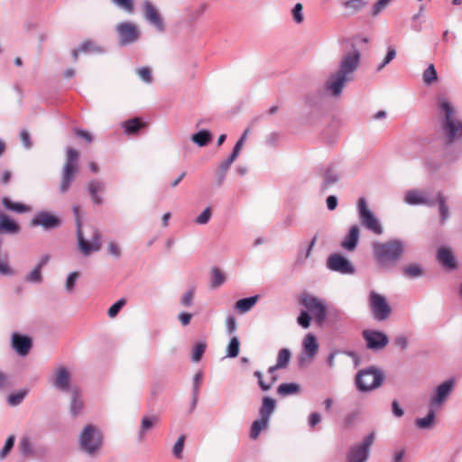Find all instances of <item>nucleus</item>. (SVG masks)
Returning a JSON list of instances; mask_svg holds the SVG:
<instances>
[{
  "mask_svg": "<svg viewBox=\"0 0 462 462\" xmlns=\"http://www.w3.org/2000/svg\"><path fill=\"white\" fill-rule=\"evenodd\" d=\"M360 60V52L354 50L343 57L340 62L339 69L332 74L328 82L327 88L335 97L341 93L346 82L351 79L350 74L358 67Z\"/></svg>",
  "mask_w": 462,
  "mask_h": 462,
  "instance_id": "f257e3e1",
  "label": "nucleus"
},
{
  "mask_svg": "<svg viewBox=\"0 0 462 462\" xmlns=\"http://www.w3.org/2000/svg\"><path fill=\"white\" fill-rule=\"evenodd\" d=\"M373 252L375 262L381 268H388L399 260L404 251V245L401 240L393 239L386 242H374Z\"/></svg>",
  "mask_w": 462,
  "mask_h": 462,
  "instance_id": "f03ea898",
  "label": "nucleus"
},
{
  "mask_svg": "<svg viewBox=\"0 0 462 462\" xmlns=\"http://www.w3.org/2000/svg\"><path fill=\"white\" fill-rule=\"evenodd\" d=\"M73 213L76 217V234H78V248L84 256H88L92 252H97L102 247L101 234L96 226H90V238L85 237L82 230V219L80 207L74 206Z\"/></svg>",
  "mask_w": 462,
  "mask_h": 462,
  "instance_id": "7ed1b4c3",
  "label": "nucleus"
},
{
  "mask_svg": "<svg viewBox=\"0 0 462 462\" xmlns=\"http://www.w3.org/2000/svg\"><path fill=\"white\" fill-rule=\"evenodd\" d=\"M439 108L444 115L442 128L448 137V142L452 143L456 138L462 137V121L456 116V110L446 98L439 99Z\"/></svg>",
  "mask_w": 462,
  "mask_h": 462,
  "instance_id": "20e7f679",
  "label": "nucleus"
},
{
  "mask_svg": "<svg viewBox=\"0 0 462 462\" xmlns=\"http://www.w3.org/2000/svg\"><path fill=\"white\" fill-rule=\"evenodd\" d=\"M79 151L75 150L73 147H68L66 162L62 167L61 181L60 184L61 193L67 192L76 175L79 173Z\"/></svg>",
  "mask_w": 462,
  "mask_h": 462,
  "instance_id": "39448f33",
  "label": "nucleus"
},
{
  "mask_svg": "<svg viewBox=\"0 0 462 462\" xmlns=\"http://www.w3.org/2000/svg\"><path fill=\"white\" fill-rule=\"evenodd\" d=\"M79 446L88 454L97 452L103 443L101 431L93 425H87L80 433Z\"/></svg>",
  "mask_w": 462,
  "mask_h": 462,
  "instance_id": "423d86ee",
  "label": "nucleus"
},
{
  "mask_svg": "<svg viewBox=\"0 0 462 462\" xmlns=\"http://www.w3.org/2000/svg\"><path fill=\"white\" fill-rule=\"evenodd\" d=\"M291 352L289 348H281L277 356V363L274 365H272L268 369V374H271V380L269 383H265L263 378V374L259 371L254 372V376L258 378V383L262 390L266 391L269 390L275 381L278 379V376L274 374L278 369L285 368L288 366L291 358Z\"/></svg>",
  "mask_w": 462,
  "mask_h": 462,
  "instance_id": "0eeeda50",
  "label": "nucleus"
},
{
  "mask_svg": "<svg viewBox=\"0 0 462 462\" xmlns=\"http://www.w3.org/2000/svg\"><path fill=\"white\" fill-rule=\"evenodd\" d=\"M356 382L359 390H372L382 384L383 374L376 368H365L357 373Z\"/></svg>",
  "mask_w": 462,
  "mask_h": 462,
  "instance_id": "6e6552de",
  "label": "nucleus"
},
{
  "mask_svg": "<svg viewBox=\"0 0 462 462\" xmlns=\"http://www.w3.org/2000/svg\"><path fill=\"white\" fill-rule=\"evenodd\" d=\"M358 211H359V219L366 229L372 231L376 236H380L383 232V228L381 226L379 220L375 217L373 211H371L367 208L366 200L365 198H360L358 199Z\"/></svg>",
  "mask_w": 462,
  "mask_h": 462,
  "instance_id": "1a4fd4ad",
  "label": "nucleus"
},
{
  "mask_svg": "<svg viewBox=\"0 0 462 462\" xmlns=\"http://www.w3.org/2000/svg\"><path fill=\"white\" fill-rule=\"evenodd\" d=\"M369 307L375 320H386L392 313V309L387 300L375 291L369 294Z\"/></svg>",
  "mask_w": 462,
  "mask_h": 462,
  "instance_id": "9d476101",
  "label": "nucleus"
},
{
  "mask_svg": "<svg viewBox=\"0 0 462 462\" xmlns=\"http://www.w3.org/2000/svg\"><path fill=\"white\" fill-rule=\"evenodd\" d=\"M300 303L313 314L318 324H322L326 320L327 307L324 302L319 300V298H316V296H310V294L305 293L300 297Z\"/></svg>",
  "mask_w": 462,
  "mask_h": 462,
  "instance_id": "9b49d317",
  "label": "nucleus"
},
{
  "mask_svg": "<svg viewBox=\"0 0 462 462\" xmlns=\"http://www.w3.org/2000/svg\"><path fill=\"white\" fill-rule=\"evenodd\" d=\"M374 439L375 433H370L360 445L352 447L346 454V462H365Z\"/></svg>",
  "mask_w": 462,
  "mask_h": 462,
  "instance_id": "f8f14e48",
  "label": "nucleus"
},
{
  "mask_svg": "<svg viewBox=\"0 0 462 462\" xmlns=\"http://www.w3.org/2000/svg\"><path fill=\"white\" fill-rule=\"evenodd\" d=\"M120 45H128L139 38V31L133 23H121L116 27Z\"/></svg>",
  "mask_w": 462,
  "mask_h": 462,
  "instance_id": "ddd939ff",
  "label": "nucleus"
},
{
  "mask_svg": "<svg viewBox=\"0 0 462 462\" xmlns=\"http://www.w3.org/2000/svg\"><path fill=\"white\" fill-rule=\"evenodd\" d=\"M363 337L366 341L368 348L381 349L387 346L388 337L386 334L375 330H365Z\"/></svg>",
  "mask_w": 462,
  "mask_h": 462,
  "instance_id": "4468645a",
  "label": "nucleus"
},
{
  "mask_svg": "<svg viewBox=\"0 0 462 462\" xmlns=\"http://www.w3.org/2000/svg\"><path fill=\"white\" fill-rule=\"evenodd\" d=\"M60 220L58 217L48 213V211H40L32 220L31 226H42L44 229H52L60 226Z\"/></svg>",
  "mask_w": 462,
  "mask_h": 462,
  "instance_id": "2eb2a0df",
  "label": "nucleus"
},
{
  "mask_svg": "<svg viewBox=\"0 0 462 462\" xmlns=\"http://www.w3.org/2000/svg\"><path fill=\"white\" fill-rule=\"evenodd\" d=\"M328 268L341 273H352L355 269L350 262L340 254L330 255L328 260Z\"/></svg>",
  "mask_w": 462,
  "mask_h": 462,
  "instance_id": "dca6fc26",
  "label": "nucleus"
},
{
  "mask_svg": "<svg viewBox=\"0 0 462 462\" xmlns=\"http://www.w3.org/2000/svg\"><path fill=\"white\" fill-rule=\"evenodd\" d=\"M454 388L453 379H448L442 384L439 385L436 390V393L431 400V406H439L448 397Z\"/></svg>",
  "mask_w": 462,
  "mask_h": 462,
  "instance_id": "f3484780",
  "label": "nucleus"
},
{
  "mask_svg": "<svg viewBox=\"0 0 462 462\" xmlns=\"http://www.w3.org/2000/svg\"><path fill=\"white\" fill-rule=\"evenodd\" d=\"M32 340L30 337L14 333L12 336V346L16 353L20 356H26L30 353L32 347Z\"/></svg>",
  "mask_w": 462,
  "mask_h": 462,
  "instance_id": "a211bd4d",
  "label": "nucleus"
},
{
  "mask_svg": "<svg viewBox=\"0 0 462 462\" xmlns=\"http://www.w3.org/2000/svg\"><path fill=\"white\" fill-rule=\"evenodd\" d=\"M144 17L147 21L155 26L159 31L162 32L165 29L163 20L160 16L154 5L148 0L144 2Z\"/></svg>",
  "mask_w": 462,
  "mask_h": 462,
  "instance_id": "6ab92c4d",
  "label": "nucleus"
},
{
  "mask_svg": "<svg viewBox=\"0 0 462 462\" xmlns=\"http://www.w3.org/2000/svg\"><path fill=\"white\" fill-rule=\"evenodd\" d=\"M437 260L448 270L457 268V262L454 256L453 251L447 247H441L437 252Z\"/></svg>",
  "mask_w": 462,
  "mask_h": 462,
  "instance_id": "aec40b11",
  "label": "nucleus"
},
{
  "mask_svg": "<svg viewBox=\"0 0 462 462\" xmlns=\"http://www.w3.org/2000/svg\"><path fill=\"white\" fill-rule=\"evenodd\" d=\"M104 51V49L100 46H97L94 41L92 40H86L81 42V44L79 46V48L73 49L71 51V56L74 60H79V55L80 52L84 53H89V52H102Z\"/></svg>",
  "mask_w": 462,
  "mask_h": 462,
  "instance_id": "412c9836",
  "label": "nucleus"
},
{
  "mask_svg": "<svg viewBox=\"0 0 462 462\" xmlns=\"http://www.w3.org/2000/svg\"><path fill=\"white\" fill-rule=\"evenodd\" d=\"M405 202L411 205H426L433 206L434 202L424 196V194L418 189H410L404 197Z\"/></svg>",
  "mask_w": 462,
  "mask_h": 462,
  "instance_id": "4be33fe9",
  "label": "nucleus"
},
{
  "mask_svg": "<svg viewBox=\"0 0 462 462\" xmlns=\"http://www.w3.org/2000/svg\"><path fill=\"white\" fill-rule=\"evenodd\" d=\"M359 238V227L353 226L350 227L347 236L341 242V246L348 251H353L357 246Z\"/></svg>",
  "mask_w": 462,
  "mask_h": 462,
  "instance_id": "5701e85b",
  "label": "nucleus"
},
{
  "mask_svg": "<svg viewBox=\"0 0 462 462\" xmlns=\"http://www.w3.org/2000/svg\"><path fill=\"white\" fill-rule=\"evenodd\" d=\"M147 124L142 119L135 117L133 119L126 120L122 123V126L126 134H136L143 127H145Z\"/></svg>",
  "mask_w": 462,
  "mask_h": 462,
  "instance_id": "b1692460",
  "label": "nucleus"
},
{
  "mask_svg": "<svg viewBox=\"0 0 462 462\" xmlns=\"http://www.w3.org/2000/svg\"><path fill=\"white\" fill-rule=\"evenodd\" d=\"M304 352L309 358H313L319 351V344L316 337L312 334H308L303 340Z\"/></svg>",
  "mask_w": 462,
  "mask_h": 462,
  "instance_id": "393cba45",
  "label": "nucleus"
},
{
  "mask_svg": "<svg viewBox=\"0 0 462 462\" xmlns=\"http://www.w3.org/2000/svg\"><path fill=\"white\" fill-rule=\"evenodd\" d=\"M19 226L16 222L11 220L7 216L0 214V234H18Z\"/></svg>",
  "mask_w": 462,
  "mask_h": 462,
  "instance_id": "a878e982",
  "label": "nucleus"
},
{
  "mask_svg": "<svg viewBox=\"0 0 462 462\" xmlns=\"http://www.w3.org/2000/svg\"><path fill=\"white\" fill-rule=\"evenodd\" d=\"M88 189L93 202L97 205L103 203V199L97 195L98 192L104 189V185L98 180H92L88 183Z\"/></svg>",
  "mask_w": 462,
  "mask_h": 462,
  "instance_id": "bb28decb",
  "label": "nucleus"
},
{
  "mask_svg": "<svg viewBox=\"0 0 462 462\" xmlns=\"http://www.w3.org/2000/svg\"><path fill=\"white\" fill-rule=\"evenodd\" d=\"M159 421H160V417L156 416V415L143 417L142 421H141L140 430H139L140 439H143L146 431L152 429L154 426H156Z\"/></svg>",
  "mask_w": 462,
  "mask_h": 462,
  "instance_id": "cd10ccee",
  "label": "nucleus"
},
{
  "mask_svg": "<svg viewBox=\"0 0 462 462\" xmlns=\"http://www.w3.org/2000/svg\"><path fill=\"white\" fill-rule=\"evenodd\" d=\"M69 374L65 367H59L54 385L60 390L67 391L69 388Z\"/></svg>",
  "mask_w": 462,
  "mask_h": 462,
  "instance_id": "c85d7f7f",
  "label": "nucleus"
},
{
  "mask_svg": "<svg viewBox=\"0 0 462 462\" xmlns=\"http://www.w3.org/2000/svg\"><path fill=\"white\" fill-rule=\"evenodd\" d=\"M436 202L439 206V213L440 215V221L444 223L449 217V209L447 206V199L442 192H438L436 195Z\"/></svg>",
  "mask_w": 462,
  "mask_h": 462,
  "instance_id": "c756f323",
  "label": "nucleus"
},
{
  "mask_svg": "<svg viewBox=\"0 0 462 462\" xmlns=\"http://www.w3.org/2000/svg\"><path fill=\"white\" fill-rule=\"evenodd\" d=\"M275 409V401L271 397H263L260 407V417L269 421L270 415Z\"/></svg>",
  "mask_w": 462,
  "mask_h": 462,
  "instance_id": "7c9ffc66",
  "label": "nucleus"
},
{
  "mask_svg": "<svg viewBox=\"0 0 462 462\" xmlns=\"http://www.w3.org/2000/svg\"><path fill=\"white\" fill-rule=\"evenodd\" d=\"M300 385L298 383H282L277 389V393L280 396H289L300 393Z\"/></svg>",
  "mask_w": 462,
  "mask_h": 462,
  "instance_id": "2f4dec72",
  "label": "nucleus"
},
{
  "mask_svg": "<svg viewBox=\"0 0 462 462\" xmlns=\"http://www.w3.org/2000/svg\"><path fill=\"white\" fill-rule=\"evenodd\" d=\"M83 402L80 399L79 390L74 389L72 393V398L69 404V410L73 416H78L83 410Z\"/></svg>",
  "mask_w": 462,
  "mask_h": 462,
  "instance_id": "473e14b6",
  "label": "nucleus"
},
{
  "mask_svg": "<svg viewBox=\"0 0 462 462\" xmlns=\"http://www.w3.org/2000/svg\"><path fill=\"white\" fill-rule=\"evenodd\" d=\"M258 300V296H251L250 298L242 299L236 302V309L241 313L247 312L253 309Z\"/></svg>",
  "mask_w": 462,
  "mask_h": 462,
  "instance_id": "72a5a7b5",
  "label": "nucleus"
},
{
  "mask_svg": "<svg viewBox=\"0 0 462 462\" xmlns=\"http://www.w3.org/2000/svg\"><path fill=\"white\" fill-rule=\"evenodd\" d=\"M269 421L262 417L253 421L251 426L250 438L253 439H257L260 436L261 430L268 427Z\"/></svg>",
  "mask_w": 462,
  "mask_h": 462,
  "instance_id": "f704fd0d",
  "label": "nucleus"
},
{
  "mask_svg": "<svg viewBox=\"0 0 462 462\" xmlns=\"http://www.w3.org/2000/svg\"><path fill=\"white\" fill-rule=\"evenodd\" d=\"M191 140L199 146H205L212 141V134L209 131L202 130L193 134Z\"/></svg>",
  "mask_w": 462,
  "mask_h": 462,
  "instance_id": "c9c22d12",
  "label": "nucleus"
},
{
  "mask_svg": "<svg viewBox=\"0 0 462 462\" xmlns=\"http://www.w3.org/2000/svg\"><path fill=\"white\" fill-rule=\"evenodd\" d=\"M2 205L7 209L16 212H26L30 210V207L21 203L12 202L7 197L2 199Z\"/></svg>",
  "mask_w": 462,
  "mask_h": 462,
  "instance_id": "e433bc0d",
  "label": "nucleus"
},
{
  "mask_svg": "<svg viewBox=\"0 0 462 462\" xmlns=\"http://www.w3.org/2000/svg\"><path fill=\"white\" fill-rule=\"evenodd\" d=\"M435 413L433 411V407L429 411V414L424 418L417 419L415 424L420 429H429L434 423Z\"/></svg>",
  "mask_w": 462,
  "mask_h": 462,
  "instance_id": "4c0bfd02",
  "label": "nucleus"
},
{
  "mask_svg": "<svg viewBox=\"0 0 462 462\" xmlns=\"http://www.w3.org/2000/svg\"><path fill=\"white\" fill-rule=\"evenodd\" d=\"M28 389L19 390L18 393H12L8 396V403L10 406H18L22 403L23 400L27 396Z\"/></svg>",
  "mask_w": 462,
  "mask_h": 462,
  "instance_id": "58836bf2",
  "label": "nucleus"
},
{
  "mask_svg": "<svg viewBox=\"0 0 462 462\" xmlns=\"http://www.w3.org/2000/svg\"><path fill=\"white\" fill-rule=\"evenodd\" d=\"M240 351V341L237 337H231V341L229 342L226 347V355L229 357H236L239 355Z\"/></svg>",
  "mask_w": 462,
  "mask_h": 462,
  "instance_id": "ea45409f",
  "label": "nucleus"
},
{
  "mask_svg": "<svg viewBox=\"0 0 462 462\" xmlns=\"http://www.w3.org/2000/svg\"><path fill=\"white\" fill-rule=\"evenodd\" d=\"M211 288H218V286L222 285L226 280L225 274L218 268H213L211 270Z\"/></svg>",
  "mask_w": 462,
  "mask_h": 462,
  "instance_id": "a19ab883",
  "label": "nucleus"
},
{
  "mask_svg": "<svg viewBox=\"0 0 462 462\" xmlns=\"http://www.w3.org/2000/svg\"><path fill=\"white\" fill-rule=\"evenodd\" d=\"M403 273L407 277L416 278L420 277V275L423 273V271L419 265H416V263H411L403 268Z\"/></svg>",
  "mask_w": 462,
  "mask_h": 462,
  "instance_id": "79ce46f5",
  "label": "nucleus"
},
{
  "mask_svg": "<svg viewBox=\"0 0 462 462\" xmlns=\"http://www.w3.org/2000/svg\"><path fill=\"white\" fill-rule=\"evenodd\" d=\"M423 80L426 84H431L437 80V71L432 63L423 72Z\"/></svg>",
  "mask_w": 462,
  "mask_h": 462,
  "instance_id": "37998d69",
  "label": "nucleus"
},
{
  "mask_svg": "<svg viewBox=\"0 0 462 462\" xmlns=\"http://www.w3.org/2000/svg\"><path fill=\"white\" fill-rule=\"evenodd\" d=\"M126 303L125 299H120L119 300L116 301L113 305H111L107 310V315L111 319H115V317L117 316L120 310L125 306Z\"/></svg>",
  "mask_w": 462,
  "mask_h": 462,
  "instance_id": "c03bdc74",
  "label": "nucleus"
},
{
  "mask_svg": "<svg viewBox=\"0 0 462 462\" xmlns=\"http://www.w3.org/2000/svg\"><path fill=\"white\" fill-rule=\"evenodd\" d=\"M207 347L206 343H198L193 346L192 359L194 363H198L203 356L205 349Z\"/></svg>",
  "mask_w": 462,
  "mask_h": 462,
  "instance_id": "a18cd8bd",
  "label": "nucleus"
},
{
  "mask_svg": "<svg viewBox=\"0 0 462 462\" xmlns=\"http://www.w3.org/2000/svg\"><path fill=\"white\" fill-rule=\"evenodd\" d=\"M391 1L393 0H378L372 8L371 15L377 16L387 7Z\"/></svg>",
  "mask_w": 462,
  "mask_h": 462,
  "instance_id": "49530a36",
  "label": "nucleus"
},
{
  "mask_svg": "<svg viewBox=\"0 0 462 462\" xmlns=\"http://www.w3.org/2000/svg\"><path fill=\"white\" fill-rule=\"evenodd\" d=\"M302 9L303 6L300 3L296 4L295 6L292 8L291 14L293 20L296 23L300 24L301 23H303L304 16L302 14Z\"/></svg>",
  "mask_w": 462,
  "mask_h": 462,
  "instance_id": "de8ad7c7",
  "label": "nucleus"
},
{
  "mask_svg": "<svg viewBox=\"0 0 462 462\" xmlns=\"http://www.w3.org/2000/svg\"><path fill=\"white\" fill-rule=\"evenodd\" d=\"M116 5L125 9L128 14H132L134 10V0H111Z\"/></svg>",
  "mask_w": 462,
  "mask_h": 462,
  "instance_id": "09e8293b",
  "label": "nucleus"
},
{
  "mask_svg": "<svg viewBox=\"0 0 462 462\" xmlns=\"http://www.w3.org/2000/svg\"><path fill=\"white\" fill-rule=\"evenodd\" d=\"M212 216V210L209 207L206 208L205 210L199 217H196L195 222L198 225H206L209 221Z\"/></svg>",
  "mask_w": 462,
  "mask_h": 462,
  "instance_id": "8fccbe9b",
  "label": "nucleus"
},
{
  "mask_svg": "<svg viewBox=\"0 0 462 462\" xmlns=\"http://www.w3.org/2000/svg\"><path fill=\"white\" fill-rule=\"evenodd\" d=\"M14 439H15L14 436H9L7 438L5 447L0 451V459H4L5 457H7V454L10 453L11 449L14 447Z\"/></svg>",
  "mask_w": 462,
  "mask_h": 462,
  "instance_id": "3c124183",
  "label": "nucleus"
},
{
  "mask_svg": "<svg viewBox=\"0 0 462 462\" xmlns=\"http://www.w3.org/2000/svg\"><path fill=\"white\" fill-rule=\"evenodd\" d=\"M347 9L356 12L365 6L363 0H347L344 5Z\"/></svg>",
  "mask_w": 462,
  "mask_h": 462,
  "instance_id": "603ef678",
  "label": "nucleus"
},
{
  "mask_svg": "<svg viewBox=\"0 0 462 462\" xmlns=\"http://www.w3.org/2000/svg\"><path fill=\"white\" fill-rule=\"evenodd\" d=\"M184 441H185V436L181 435L179 437L178 440L176 441V443L173 446V454L175 455V457L177 458L181 457Z\"/></svg>",
  "mask_w": 462,
  "mask_h": 462,
  "instance_id": "864d4df0",
  "label": "nucleus"
},
{
  "mask_svg": "<svg viewBox=\"0 0 462 462\" xmlns=\"http://www.w3.org/2000/svg\"><path fill=\"white\" fill-rule=\"evenodd\" d=\"M337 175L332 170H328L325 174L324 187L328 188L330 185L335 184L337 182Z\"/></svg>",
  "mask_w": 462,
  "mask_h": 462,
  "instance_id": "5fc2aeb1",
  "label": "nucleus"
},
{
  "mask_svg": "<svg viewBox=\"0 0 462 462\" xmlns=\"http://www.w3.org/2000/svg\"><path fill=\"white\" fill-rule=\"evenodd\" d=\"M396 56V50L394 48H389L384 60L381 62V64L377 67V70H381L386 67L387 63H389L392 60H393Z\"/></svg>",
  "mask_w": 462,
  "mask_h": 462,
  "instance_id": "6e6d98bb",
  "label": "nucleus"
},
{
  "mask_svg": "<svg viewBox=\"0 0 462 462\" xmlns=\"http://www.w3.org/2000/svg\"><path fill=\"white\" fill-rule=\"evenodd\" d=\"M137 74L144 82L150 83L152 81V70L147 67L138 69Z\"/></svg>",
  "mask_w": 462,
  "mask_h": 462,
  "instance_id": "4d7b16f0",
  "label": "nucleus"
},
{
  "mask_svg": "<svg viewBox=\"0 0 462 462\" xmlns=\"http://www.w3.org/2000/svg\"><path fill=\"white\" fill-rule=\"evenodd\" d=\"M26 281L32 282H40L42 281V273L41 269L36 266L32 271L28 274Z\"/></svg>",
  "mask_w": 462,
  "mask_h": 462,
  "instance_id": "13d9d810",
  "label": "nucleus"
},
{
  "mask_svg": "<svg viewBox=\"0 0 462 462\" xmlns=\"http://www.w3.org/2000/svg\"><path fill=\"white\" fill-rule=\"evenodd\" d=\"M79 275V272H72L69 274V276L67 277V282H66V289L68 291H73L75 283H76V280Z\"/></svg>",
  "mask_w": 462,
  "mask_h": 462,
  "instance_id": "bf43d9fd",
  "label": "nucleus"
},
{
  "mask_svg": "<svg viewBox=\"0 0 462 462\" xmlns=\"http://www.w3.org/2000/svg\"><path fill=\"white\" fill-rule=\"evenodd\" d=\"M310 320V316L307 311H301L298 317V322L303 328H309Z\"/></svg>",
  "mask_w": 462,
  "mask_h": 462,
  "instance_id": "052dcab7",
  "label": "nucleus"
},
{
  "mask_svg": "<svg viewBox=\"0 0 462 462\" xmlns=\"http://www.w3.org/2000/svg\"><path fill=\"white\" fill-rule=\"evenodd\" d=\"M19 449L23 454H29L31 451L30 439L23 437L19 441Z\"/></svg>",
  "mask_w": 462,
  "mask_h": 462,
  "instance_id": "680f3d73",
  "label": "nucleus"
},
{
  "mask_svg": "<svg viewBox=\"0 0 462 462\" xmlns=\"http://www.w3.org/2000/svg\"><path fill=\"white\" fill-rule=\"evenodd\" d=\"M194 300V290H189L185 292V294L181 298V302L183 306H190L193 303Z\"/></svg>",
  "mask_w": 462,
  "mask_h": 462,
  "instance_id": "e2e57ef3",
  "label": "nucleus"
},
{
  "mask_svg": "<svg viewBox=\"0 0 462 462\" xmlns=\"http://www.w3.org/2000/svg\"><path fill=\"white\" fill-rule=\"evenodd\" d=\"M107 251L110 255L119 257L121 255V250L116 242H109L107 245Z\"/></svg>",
  "mask_w": 462,
  "mask_h": 462,
  "instance_id": "0e129e2a",
  "label": "nucleus"
},
{
  "mask_svg": "<svg viewBox=\"0 0 462 462\" xmlns=\"http://www.w3.org/2000/svg\"><path fill=\"white\" fill-rule=\"evenodd\" d=\"M75 134L79 136V137H81V138H84V140L90 143L93 142L94 140V137L93 135L88 132V131H85V130H80V129H76L75 130Z\"/></svg>",
  "mask_w": 462,
  "mask_h": 462,
  "instance_id": "69168bd1",
  "label": "nucleus"
},
{
  "mask_svg": "<svg viewBox=\"0 0 462 462\" xmlns=\"http://www.w3.org/2000/svg\"><path fill=\"white\" fill-rule=\"evenodd\" d=\"M20 139H21L23 144L26 148H30L32 146V143H31V140H30V133L28 131H26V130L21 131V133H20Z\"/></svg>",
  "mask_w": 462,
  "mask_h": 462,
  "instance_id": "338daca9",
  "label": "nucleus"
},
{
  "mask_svg": "<svg viewBox=\"0 0 462 462\" xmlns=\"http://www.w3.org/2000/svg\"><path fill=\"white\" fill-rule=\"evenodd\" d=\"M235 161L236 159L231 154L226 161L223 162L219 166L221 173L225 174Z\"/></svg>",
  "mask_w": 462,
  "mask_h": 462,
  "instance_id": "774afa93",
  "label": "nucleus"
}]
</instances>
